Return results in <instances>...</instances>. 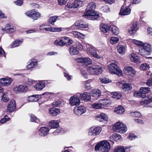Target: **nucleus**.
Masks as SVG:
<instances>
[{
	"instance_id": "nucleus-34",
	"label": "nucleus",
	"mask_w": 152,
	"mask_h": 152,
	"mask_svg": "<svg viewBox=\"0 0 152 152\" xmlns=\"http://www.w3.org/2000/svg\"><path fill=\"white\" fill-rule=\"evenodd\" d=\"M118 52L122 55H124L125 54L126 51L125 47L122 45H119L117 47Z\"/></svg>"
},
{
	"instance_id": "nucleus-45",
	"label": "nucleus",
	"mask_w": 152,
	"mask_h": 152,
	"mask_svg": "<svg viewBox=\"0 0 152 152\" xmlns=\"http://www.w3.org/2000/svg\"><path fill=\"white\" fill-rule=\"evenodd\" d=\"M91 107L95 109H100L102 107V104L99 102V100L98 102L92 104Z\"/></svg>"
},
{
	"instance_id": "nucleus-11",
	"label": "nucleus",
	"mask_w": 152,
	"mask_h": 152,
	"mask_svg": "<svg viewBox=\"0 0 152 152\" xmlns=\"http://www.w3.org/2000/svg\"><path fill=\"white\" fill-rule=\"evenodd\" d=\"M150 90L149 87H142L140 89L139 92L135 93L134 96L139 98H145L146 96V94L149 93Z\"/></svg>"
},
{
	"instance_id": "nucleus-10",
	"label": "nucleus",
	"mask_w": 152,
	"mask_h": 152,
	"mask_svg": "<svg viewBox=\"0 0 152 152\" xmlns=\"http://www.w3.org/2000/svg\"><path fill=\"white\" fill-rule=\"evenodd\" d=\"M102 131V128L100 126H93L88 130V135L90 136H95L99 135Z\"/></svg>"
},
{
	"instance_id": "nucleus-57",
	"label": "nucleus",
	"mask_w": 152,
	"mask_h": 152,
	"mask_svg": "<svg viewBox=\"0 0 152 152\" xmlns=\"http://www.w3.org/2000/svg\"><path fill=\"white\" fill-rule=\"evenodd\" d=\"M124 148L125 151L127 152H132L133 148L132 146H128Z\"/></svg>"
},
{
	"instance_id": "nucleus-64",
	"label": "nucleus",
	"mask_w": 152,
	"mask_h": 152,
	"mask_svg": "<svg viewBox=\"0 0 152 152\" xmlns=\"http://www.w3.org/2000/svg\"><path fill=\"white\" fill-rule=\"evenodd\" d=\"M14 3L18 6H20L23 4V2L21 0H18L14 1Z\"/></svg>"
},
{
	"instance_id": "nucleus-50",
	"label": "nucleus",
	"mask_w": 152,
	"mask_h": 152,
	"mask_svg": "<svg viewBox=\"0 0 152 152\" xmlns=\"http://www.w3.org/2000/svg\"><path fill=\"white\" fill-rule=\"evenodd\" d=\"M30 120L32 122H35L37 123L39 122V120L34 115H31V116Z\"/></svg>"
},
{
	"instance_id": "nucleus-52",
	"label": "nucleus",
	"mask_w": 152,
	"mask_h": 152,
	"mask_svg": "<svg viewBox=\"0 0 152 152\" xmlns=\"http://www.w3.org/2000/svg\"><path fill=\"white\" fill-rule=\"evenodd\" d=\"M140 62V60L139 57L137 56L136 54L134 53V62L138 63Z\"/></svg>"
},
{
	"instance_id": "nucleus-15",
	"label": "nucleus",
	"mask_w": 152,
	"mask_h": 152,
	"mask_svg": "<svg viewBox=\"0 0 152 152\" xmlns=\"http://www.w3.org/2000/svg\"><path fill=\"white\" fill-rule=\"evenodd\" d=\"M28 86H15L13 91L16 93L24 92L27 91L28 88Z\"/></svg>"
},
{
	"instance_id": "nucleus-28",
	"label": "nucleus",
	"mask_w": 152,
	"mask_h": 152,
	"mask_svg": "<svg viewBox=\"0 0 152 152\" xmlns=\"http://www.w3.org/2000/svg\"><path fill=\"white\" fill-rule=\"evenodd\" d=\"M91 95L92 97H94L95 99L96 100L98 97L101 96V92L98 89H94L91 92Z\"/></svg>"
},
{
	"instance_id": "nucleus-26",
	"label": "nucleus",
	"mask_w": 152,
	"mask_h": 152,
	"mask_svg": "<svg viewBox=\"0 0 152 152\" xmlns=\"http://www.w3.org/2000/svg\"><path fill=\"white\" fill-rule=\"evenodd\" d=\"M110 139L111 142H113L114 141H117L118 140H122V138L120 135L118 134L114 133L110 137Z\"/></svg>"
},
{
	"instance_id": "nucleus-22",
	"label": "nucleus",
	"mask_w": 152,
	"mask_h": 152,
	"mask_svg": "<svg viewBox=\"0 0 152 152\" xmlns=\"http://www.w3.org/2000/svg\"><path fill=\"white\" fill-rule=\"evenodd\" d=\"M49 130V129L46 127L41 128L39 130V134L41 136H44L48 134Z\"/></svg>"
},
{
	"instance_id": "nucleus-40",
	"label": "nucleus",
	"mask_w": 152,
	"mask_h": 152,
	"mask_svg": "<svg viewBox=\"0 0 152 152\" xmlns=\"http://www.w3.org/2000/svg\"><path fill=\"white\" fill-rule=\"evenodd\" d=\"M58 18V16H57L50 17L48 20V23L49 24L54 25V22L56 21Z\"/></svg>"
},
{
	"instance_id": "nucleus-44",
	"label": "nucleus",
	"mask_w": 152,
	"mask_h": 152,
	"mask_svg": "<svg viewBox=\"0 0 152 152\" xmlns=\"http://www.w3.org/2000/svg\"><path fill=\"white\" fill-rule=\"evenodd\" d=\"M34 61L31 60V62L28 64L26 66V68L28 69H30L31 68H33L35 66L37 65V62L34 60Z\"/></svg>"
},
{
	"instance_id": "nucleus-6",
	"label": "nucleus",
	"mask_w": 152,
	"mask_h": 152,
	"mask_svg": "<svg viewBox=\"0 0 152 152\" xmlns=\"http://www.w3.org/2000/svg\"><path fill=\"white\" fill-rule=\"evenodd\" d=\"M113 129L115 131L121 134L125 133L127 129L126 125L120 122L115 123L113 126Z\"/></svg>"
},
{
	"instance_id": "nucleus-2",
	"label": "nucleus",
	"mask_w": 152,
	"mask_h": 152,
	"mask_svg": "<svg viewBox=\"0 0 152 152\" xmlns=\"http://www.w3.org/2000/svg\"><path fill=\"white\" fill-rule=\"evenodd\" d=\"M109 71L112 74L116 75L119 76L123 75L122 71L117 65V63H111L107 66Z\"/></svg>"
},
{
	"instance_id": "nucleus-43",
	"label": "nucleus",
	"mask_w": 152,
	"mask_h": 152,
	"mask_svg": "<svg viewBox=\"0 0 152 152\" xmlns=\"http://www.w3.org/2000/svg\"><path fill=\"white\" fill-rule=\"evenodd\" d=\"M50 81H48L47 80L40 81L38 82L35 86H45V85H48L50 84Z\"/></svg>"
},
{
	"instance_id": "nucleus-39",
	"label": "nucleus",
	"mask_w": 152,
	"mask_h": 152,
	"mask_svg": "<svg viewBox=\"0 0 152 152\" xmlns=\"http://www.w3.org/2000/svg\"><path fill=\"white\" fill-rule=\"evenodd\" d=\"M23 40H17L13 42L10 45V47L11 48H14L18 46L22 42Z\"/></svg>"
},
{
	"instance_id": "nucleus-18",
	"label": "nucleus",
	"mask_w": 152,
	"mask_h": 152,
	"mask_svg": "<svg viewBox=\"0 0 152 152\" xmlns=\"http://www.w3.org/2000/svg\"><path fill=\"white\" fill-rule=\"evenodd\" d=\"M145 98H142L140 100V103L141 105L148 104L152 102V97L151 96H146Z\"/></svg>"
},
{
	"instance_id": "nucleus-1",
	"label": "nucleus",
	"mask_w": 152,
	"mask_h": 152,
	"mask_svg": "<svg viewBox=\"0 0 152 152\" xmlns=\"http://www.w3.org/2000/svg\"><path fill=\"white\" fill-rule=\"evenodd\" d=\"M96 7V4L93 2L89 3L87 7L85 15L90 20H94L99 18V15L95 11Z\"/></svg>"
},
{
	"instance_id": "nucleus-25",
	"label": "nucleus",
	"mask_w": 152,
	"mask_h": 152,
	"mask_svg": "<svg viewBox=\"0 0 152 152\" xmlns=\"http://www.w3.org/2000/svg\"><path fill=\"white\" fill-rule=\"evenodd\" d=\"M61 113L60 109L55 108H50L49 109V113L53 116H56Z\"/></svg>"
},
{
	"instance_id": "nucleus-36",
	"label": "nucleus",
	"mask_w": 152,
	"mask_h": 152,
	"mask_svg": "<svg viewBox=\"0 0 152 152\" xmlns=\"http://www.w3.org/2000/svg\"><path fill=\"white\" fill-rule=\"evenodd\" d=\"M125 110L124 107L121 105L115 107L114 110L116 114H123Z\"/></svg>"
},
{
	"instance_id": "nucleus-13",
	"label": "nucleus",
	"mask_w": 152,
	"mask_h": 152,
	"mask_svg": "<svg viewBox=\"0 0 152 152\" xmlns=\"http://www.w3.org/2000/svg\"><path fill=\"white\" fill-rule=\"evenodd\" d=\"M69 101L70 104L72 106L79 105L80 102L79 98L75 96H71Z\"/></svg>"
},
{
	"instance_id": "nucleus-27",
	"label": "nucleus",
	"mask_w": 152,
	"mask_h": 152,
	"mask_svg": "<svg viewBox=\"0 0 152 152\" xmlns=\"http://www.w3.org/2000/svg\"><path fill=\"white\" fill-rule=\"evenodd\" d=\"M49 126L52 129H56L59 126V123L57 120H52L48 124Z\"/></svg>"
},
{
	"instance_id": "nucleus-16",
	"label": "nucleus",
	"mask_w": 152,
	"mask_h": 152,
	"mask_svg": "<svg viewBox=\"0 0 152 152\" xmlns=\"http://www.w3.org/2000/svg\"><path fill=\"white\" fill-rule=\"evenodd\" d=\"M75 26L78 28H86L88 27V24L84 21L78 20L75 24Z\"/></svg>"
},
{
	"instance_id": "nucleus-7",
	"label": "nucleus",
	"mask_w": 152,
	"mask_h": 152,
	"mask_svg": "<svg viewBox=\"0 0 152 152\" xmlns=\"http://www.w3.org/2000/svg\"><path fill=\"white\" fill-rule=\"evenodd\" d=\"M141 47L142 48L139 50V52L141 55L144 56L151 53L152 52L151 46L148 43H143Z\"/></svg>"
},
{
	"instance_id": "nucleus-29",
	"label": "nucleus",
	"mask_w": 152,
	"mask_h": 152,
	"mask_svg": "<svg viewBox=\"0 0 152 152\" xmlns=\"http://www.w3.org/2000/svg\"><path fill=\"white\" fill-rule=\"evenodd\" d=\"M80 97L82 100L86 102H88L90 101L91 98L90 95L86 92L80 94Z\"/></svg>"
},
{
	"instance_id": "nucleus-23",
	"label": "nucleus",
	"mask_w": 152,
	"mask_h": 152,
	"mask_svg": "<svg viewBox=\"0 0 152 152\" xmlns=\"http://www.w3.org/2000/svg\"><path fill=\"white\" fill-rule=\"evenodd\" d=\"M44 29L46 31L52 32H60L61 30V28L52 27L49 25H46L44 26Z\"/></svg>"
},
{
	"instance_id": "nucleus-42",
	"label": "nucleus",
	"mask_w": 152,
	"mask_h": 152,
	"mask_svg": "<svg viewBox=\"0 0 152 152\" xmlns=\"http://www.w3.org/2000/svg\"><path fill=\"white\" fill-rule=\"evenodd\" d=\"M71 35L74 36L75 37L79 38L81 37L82 36H84V35L82 33L76 31H72L71 33Z\"/></svg>"
},
{
	"instance_id": "nucleus-37",
	"label": "nucleus",
	"mask_w": 152,
	"mask_h": 152,
	"mask_svg": "<svg viewBox=\"0 0 152 152\" xmlns=\"http://www.w3.org/2000/svg\"><path fill=\"white\" fill-rule=\"evenodd\" d=\"M109 27L107 24H102L100 26V29L101 31L105 33L107 31L108 29H109Z\"/></svg>"
},
{
	"instance_id": "nucleus-33",
	"label": "nucleus",
	"mask_w": 152,
	"mask_h": 152,
	"mask_svg": "<svg viewBox=\"0 0 152 152\" xmlns=\"http://www.w3.org/2000/svg\"><path fill=\"white\" fill-rule=\"evenodd\" d=\"M133 69L132 67L130 66H128L124 67V72L127 75H132L133 74Z\"/></svg>"
},
{
	"instance_id": "nucleus-21",
	"label": "nucleus",
	"mask_w": 152,
	"mask_h": 152,
	"mask_svg": "<svg viewBox=\"0 0 152 152\" xmlns=\"http://www.w3.org/2000/svg\"><path fill=\"white\" fill-rule=\"evenodd\" d=\"M77 61L86 65L90 64L92 62V60L88 57L80 58L78 59Z\"/></svg>"
},
{
	"instance_id": "nucleus-24",
	"label": "nucleus",
	"mask_w": 152,
	"mask_h": 152,
	"mask_svg": "<svg viewBox=\"0 0 152 152\" xmlns=\"http://www.w3.org/2000/svg\"><path fill=\"white\" fill-rule=\"evenodd\" d=\"M3 30L9 33H11L14 32L15 29L10 23H8L6 25L5 27L3 28Z\"/></svg>"
},
{
	"instance_id": "nucleus-46",
	"label": "nucleus",
	"mask_w": 152,
	"mask_h": 152,
	"mask_svg": "<svg viewBox=\"0 0 152 152\" xmlns=\"http://www.w3.org/2000/svg\"><path fill=\"white\" fill-rule=\"evenodd\" d=\"M119 41V38L118 37H112L110 40V43L112 44H115L117 43Z\"/></svg>"
},
{
	"instance_id": "nucleus-35",
	"label": "nucleus",
	"mask_w": 152,
	"mask_h": 152,
	"mask_svg": "<svg viewBox=\"0 0 152 152\" xmlns=\"http://www.w3.org/2000/svg\"><path fill=\"white\" fill-rule=\"evenodd\" d=\"M39 99L38 95H33L28 97L27 100L29 102H37Z\"/></svg>"
},
{
	"instance_id": "nucleus-12",
	"label": "nucleus",
	"mask_w": 152,
	"mask_h": 152,
	"mask_svg": "<svg viewBox=\"0 0 152 152\" xmlns=\"http://www.w3.org/2000/svg\"><path fill=\"white\" fill-rule=\"evenodd\" d=\"M73 112L75 114L80 116L85 113L86 112V109L84 106L81 105L75 107L73 109Z\"/></svg>"
},
{
	"instance_id": "nucleus-17",
	"label": "nucleus",
	"mask_w": 152,
	"mask_h": 152,
	"mask_svg": "<svg viewBox=\"0 0 152 152\" xmlns=\"http://www.w3.org/2000/svg\"><path fill=\"white\" fill-rule=\"evenodd\" d=\"M11 82V78L10 77L3 78L0 79V85L1 86L9 85Z\"/></svg>"
},
{
	"instance_id": "nucleus-32",
	"label": "nucleus",
	"mask_w": 152,
	"mask_h": 152,
	"mask_svg": "<svg viewBox=\"0 0 152 152\" xmlns=\"http://www.w3.org/2000/svg\"><path fill=\"white\" fill-rule=\"evenodd\" d=\"M74 8H79L84 5V3L81 1L75 0L73 3Z\"/></svg>"
},
{
	"instance_id": "nucleus-58",
	"label": "nucleus",
	"mask_w": 152,
	"mask_h": 152,
	"mask_svg": "<svg viewBox=\"0 0 152 152\" xmlns=\"http://www.w3.org/2000/svg\"><path fill=\"white\" fill-rule=\"evenodd\" d=\"M101 10L104 12H108L110 11V9L107 6H104L101 8Z\"/></svg>"
},
{
	"instance_id": "nucleus-3",
	"label": "nucleus",
	"mask_w": 152,
	"mask_h": 152,
	"mask_svg": "<svg viewBox=\"0 0 152 152\" xmlns=\"http://www.w3.org/2000/svg\"><path fill=\"white\" fill-rule=\"evenodd\" d=\"M84 49L82 45L79 42L76 43L75 44L71 45L69 48V54L71 56H75L78 54L80 51Z\"/></svg>"
},
{
	"instance_id": "nucleus-5",
	"label": "nucleus",
	"mask_w": 152,
	"mask_h": 152,
	"mask_svg": "<svg viewBox=\"0 0 152 152\" xmlns=\"http://www.w3.org/2000/svg\"><path fill=\"white\" fill-rule=\"evenodd\" d=\"M110 146L109 142L106 140L101 141L95 146L96 151H100L103 152H107L110 149Z\"/></svg>"
},
{
	"instance_id": "nucleus-53",
	"label": "nucleus",
	"mask_w": 152,
	"mask_h": 152,
	"mask_svg": "<svg viewBox=\"0 0 152 152\" xmlns=\"http://www.w3.org/2000/svg\"><path fill=\"white\" fill-rule=\"evenodd\" d=\"M116 85L121 86H130L129 83H127L126 81L124 80L119 81L117 83Z\"/></svg>"
},
{
	"instance_id": "nucleus-31",
	"label": "nucleus",
	"mask_w": 152,
	"mask_h": 152,
	"mask_svg": "<svg viewBox=\"0 0 152 152\" xmlns=\"http://www.w3.org/2000/svg\"><path fill=\"white\" fill-rule=\"evenodd\" d=\"M54 44L57 46L62 47L67 45V41H63L61 39L60 40H56L54 42Z\"/></svg>"
},
{
	"instance_id": "nucleus-48",
	"label": "nucleus",
	"mask_w": 152,
	"mask_h": 152,
	"mask_svg": "<svg viewBox=\"0 0 152 152\" xmlns=\"http://www.w3.org/2000/svg\"><path fill=\"white\" fill-rule=\"evenodd\" d=\"M149 65L147 63L142 64L140 67V68L141 69L143 70H148L149 69Z\"/></svg>"
},
{
	"instance_id": "nucleus-20",
	"label": "nucleus",
	"mask_w": 152,
	"mask_h": 152,
	"mask_svg": "<svg viewBox=\"0 0 152 152\" xmlns=\"http://www.w3.org/2000/svg\"><path fill=\"white\" fill-rule=\"evenodd\" d=\"M96 118L97 120L100 122H104L107 120L108 117L105 114L102 113L98 115Z\"/></svg>"
},
{
	"instance_id": "nucleus-47",
	"label": "nucleus",
	"mask_w": 152,
	"mask_h": 152,
	"mask_svg": "<svg viewBox=\"0 0 152 152\" xmlns=\"http://www.w3.org/2000/svg\"><path fill=\"white\" fill-rule=\"evenodd\" d=\"M139 28V20H135L134 21V31H137L138 30Z\"/></svg>"
},
{
	"instance_id": "nucleus-59",
	"label": "nucleus",
	"mask_w": 152,
	"mask_h": 152,
	"mask_svg": "<svg viewBox=\"0 0 152 152\" xmlns=\"http://www.w3.org/2000/svg\"><path fill=\"white\" fill-rule=\"evenodd\" d=\"M143 42L137 40L136 39H134V43L135 44V45H137V46H142V45L143 44Z\"/></svg>"
},
{
	"instance_id": "nucleus-60",
	"label": "nucleus",
	"mask_w": 152,
	"mask_h": 152,
	"mask_svg": "<svg viewBox=\"0 0 152 152\" xmlns=\"http://www.w3.org/2000/svg\"><path fill=\"white\" fill-rule=\"evenodd\" d=\"M64 77L68 80H70L71 79L72 76L66 72L63 73Z\"/></svg>"
},
{
	"instance_id": "nucleus-54",
	"label": "nucleus",
	"mask_w": 152,
	"mask_h": 152,
	"mask_svg": "<svg viewBox=\"0 0 152 152\" xmlns=\"http://www.w3.org/2000/svg\"><path fill=\"white\" fill-rule=\"evenodd\" d=\"M100 79L101 83L103 84L111 82V80H110L107 78H100Z\"/></svg>"
},
{
	"instance_id": "nucleus-63",
	"label": "nucleus",
	"mask_w": 152,
	"mask_h": 152,
	"mask_svg": "<svg viewBox=\"0 0 152 152\" xmlns=\"http://www.w3.org/2000/svg\"><path fill=\"white\" fill-rule=\"evenodd\" d=\"M74 8L73 3H68L65 7V8L66 10H68V8Z\"/></svg>"
},
{
	"instance_id": "nucleus-49",
	"label": "nucleus",
	"mask_w": 152,
	"mask_h": 152,
	"mask_svg": "<svg viewBox=\"0 0 152 152\" xmlns=\"http://www.w3.org/2000/svg\"><path fill=\"white\" fill-rule=\"evenodd\" d=\"M114 152H125V151L123 146H119L115 149Z\"/></svg>"
},
{
	"instance_id": "nucleus-38",
	"label": "nucleus",
	"mask_w": 152,
	"mask_h": 152,
	"mask_svg": "<svg viewBox=\"0 0 152 152\" xmlns=\"http://www.w3.org/2000/svg\"><path fill=\"white\" fill-rule=\"evenodd\" d=\"M109 30L115 35H117L119 33L118 28L115 25L110 26L109 27Z\"/></svg>"
},
{
	"instance_id": "nucleus-4",
	"label": "nucleus",
	"mask_w": 152,
	"mask_h": 152,
	"mask_svg": "<svg viewBox=\"0 0 152 152\" xmlns=\"http://www.w3.org/2000/svg\"><path fill=\"white\" fill-rule=\"evenodd\" d=\"M88 72L91 75H98L103 71L102 65L98 64L89 66L87 69Z\"/></svg>"
},
{
	"instance_id": "nucleus-19",
	"label": "nucleus",
	"mask_w": 152,
	"mask_h": 152,
	"mask_svg": "<svg viewBox=\"0 0 152 152\" xmlns=\"http://www.w3.org/2000/svg\"><path fill=\"white\" fill-rule=\"evenodd\" d=\"M131 12V10L129 8V6H127L125 8L122 7L119 14L121 15H125L130 14Z\"/></svg>"
},
{
	"instance_id": "nucleus-30",
	"label": "nucleus",
	"mask_w": 152,
	"mask_h": 152,
	"mask_svg": "<svg viewBox=\"0 0 152 152\" xmlns=\"http://www.w3.org/2000/svg\"><path fill=\"white\" fill-rule=\"evenodd\" d=\"M99 102L102 104V106H108L111 103V102L110 99H101L99 100Z\"/></svg>"
},
{
	"instance_id": "nucleus-61",
	"label": "nucleus",
	"mask_w": 152,
	"mask_h": 152,
	"mask_svg": "<svg viewBox=\"0 0 152 152\" xmlns=\"http://www.w3.org/2000/svg\"><path fill=\"white\" fill-rule=\"evenodd\" d=\"M130 27L128 29V32L130 34L132 35L133 34V24L131 23Z\"/></svg>"
},
{
	"instance_id": "nucleus-51",
	"label": "nucleus",
	"mask_w": 152,
	"mask_h": 152,
	"mask_svg": "<svg viewBox=\"0 0 152 152\" xmlns=\"http://www.w3.org/2000/svg\"><path fill=\"white\" fill-rule=\"evenodd\" d=\"M2 100L5 102H7L9 100V98L7 95V93H4L2 96Z\"/></svg>"
},
{
	"instance_id": "nucleus-62",
	"label": "nucleus",
	"mask_w": 152,
	"mask_h": 152,
	"mask_svg": "<svg viewBox=\"0 0 152 152\" xmlns=\"http://www.w3.org/2000/svg\"><path fill=\"white\" fill-rule=\"evenodd\" d=\"M35 82L36 81L32 80L31 79H28L26 81V83L28 85H31L35 83Z\"/></svg>"
},
{
	"instance_id": "nucleus-9",
	"label": "nucleus",
	"mask_w": 152,
	"mask_h": 152,
	"mask_svg": "<svg viewBox=\"0 0 152 152\" xmlns=\"http://www.w3.org/2000/svg\"><path fill=\"white\" fill-rule=\"evenodd\" d=\"M25 14L28 17L34 20L38 19L41 16V14L35 9L28 11Z\"/></svg>"
},
{
	"instance_id": "nucleus-14",
	"label": "nucleus",
	"mask_w": 152,
	"mask_h": 152,
	"mask_svg": "<svg viewBox=\"0 0 152 152\" xmlns=\"http://www.w3.org/2000/svg\"><path fill=\"white\" fill-rule=\"evenodd\" d=\"M16 105L15 101L12 100L8 104L7 106V112L11 113L14 111L16 108Z\"/></svg>"
},
{
	"instance_id": "nucleus-8",
	"label": "nucleus",
	"mask_w": 152,
	"mask_h": 152,
	"mask_svg": "<svg viewBox=\"0 0 152 152\" xmlns=\"http://www.w3.org/2000/svg\"><path fill=\"white\" fill-rule=\"evenodd\" d=\"M86 52L89 55L98 59H101L102 58V55L101 54H97L96 52L95 48L92 46L87 44L86 45Z\"/></svg>"
},
{
	"instance_id": "nucleus-41",
	"label": "nucleus",
	"mask_w": 152,
	"mask_h": 152,
	"mask_svg": "<svg viewBox=\"0 0 152 152\" xmlns=\"http://www.w3.org/2000/svg\"><path fill=\"white\" fill-rule=\"evenodd\" d=\"M111 95L113 98L116 99H119L122 97L121 94L117 92H113L112 93Z\"/></svg>"
},
{
	"instance_id": "nucleus-56",
	"label": "nucleus",
	"mask_w": 152,
	"mask_h": 152,
	"mask_svg": "<svg viewBox=\"0 0 152 152\" xmlns=\"http://www.w3.org/2000/svg\"><path fill=\"white\" fill-rule=\"evenodd\" d=\"M122 89L123 92H126L131 89L132 87L131 86H122Z\"/></svg>"
},
{
	"instance_id": "nucleus-55",
	"label": "nucleus",
	"mask_w": 152,
	"mask_h": 152,
	"mask_svg": "<svg viewBox=\"0 0 152 152\" xmlns=\"http://www.w3.org/2000/svg\"><path fill=\"white\" fill-rule=\"evenodd\" d=\"M10 118L7 115H5L4 117L2 118L0 121V123L4 124L9 120Z\"/></svg>"
}]
</instances>
